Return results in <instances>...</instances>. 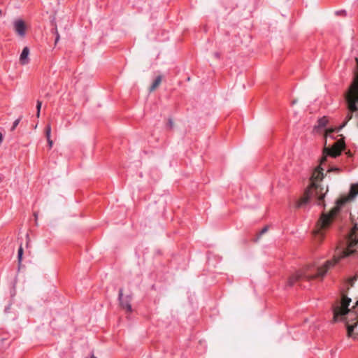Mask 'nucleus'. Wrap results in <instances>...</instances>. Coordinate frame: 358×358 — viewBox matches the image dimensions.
<instances>
[{
    "label": "nucleus",
    "instance_id": "obj_1",
    "mask_svg": "<svg viewBox=\"0 0 358 358\" xmlns=\"http://www.w3.org/2000/svg\"><path fill=\"white\" fill-rule=\"evenodd\" d=\"M352 255H358V222H355L352 229L348 234L345 243L337 247L332 260H328L323 266L309 265L302 270L297 271L288 280L287 286L292 287L296 282H300V286L307 288L308 285L302 284L303 281L322 278L329 268L335 265L341 258Z\"/></svg>",
    "mask_w": 358,
    "mask_h": 358
},
{
    "label": "nucleus",
    "instance_id": "obj_2",
    "mask_svg": "<svg viewBox=\"0 0 358 358\" xmlns=\"http://www.w3.org/2000/svg\"><path fill=\"white\" fill-rule=\"evenodd\" d=\"M351 299L343 296L341 301L333 306L334 322L344 321L346 324L348 336L352 337L358 322V300L352 309H349Z\"/></svg>",
    "mask_w": 358,
    "mask_h": 358
},
{
    "label": "nucleus",
    "instance_id": "obj_3",
    "mask_svg": "<svg viewBox=\"0 0 358 358\" xmlns=\"http://www.w3.org/2000/svg\"><path fill=\"white\" fill-rule=\"evenodd\" d=\"M345 101L350 113L348 114L344 122L339 127L327 130V137L331 136V134L333 132H339L347 124L348 122L352 119V115L351 113L358 110V74L355 76L352 84L345 93Z\"/></svg>",
    "mask_w": 358,
    "mask_h": 358
},
{
    "label": "nucleus",
    "instance_id": "obj_4",
    "mask_svg": "<svg viewBox=\"0 0 358 358\" xmlns=\"http://www.w3.org/2000/svg\"><path fill=\"white\" fill-rule=\"evenodd\" d=\"M324 169L319 166L317 167L312 173L310 177V185L305 191L303 196L296 202V208H301L306 206L310 201V197L314 194L318 196L319 200L322 199L324 195H319V192L321 191L323 187L319 184L324 178Z\"/></svg>",
    "mask_w": 358,
    "mask_h": 358
},
{
    "label": "nucleus",
    "instance_id": "obj_5",
    "mask_svg": "<svg viewBox=\"0 0 358 358\" xmlns=\"http://www.w3.org/2000/svg\"><path fill=\"white\" fill-rule=\"evenodd\" d=\"M348 201V199H340L336 201V206L327 214H322L320 219L321 226L322 229L327 228L329 226L334 218L336 216L340 210L341 207L344 205Z\"/></svg>",
    "mask_w": 358,
    "mask_h": 358
},
{
    "label": "nucleus",
    "instance_id": "obj_6",
    "mask_svg": "<svg viewBox=\"0 0 358 358\" xmlns=\"http://www.w3.org/2000/svg\"><path fill=\"white\" fill-rule=\"evenodd\" d=\"M345 148V144L343 139H340L334 142V145L330 148H325L324 154L325 156L322 158L321 164H323L326 160L327 156L331 157H336L339 156L343 150Z\"/></svg>",
    "mask_w": 358,
    "mask_h": 358
},
{
    "label": "nucleus",
    "instance_id": "obj_7",
    "mask_svg": "<svg viewBox=\"0 0 358 358\" xmlns=\"http://www.w3.org/2000/svg\"><path fill=\"white\" fill-rule=\"evenodd\" d=\"M119 301L121 306L125 309L127 312H131L132 308L131 306V296L127 295L124 297L123 296V290L122 289H120L119 295H118Z\"/></svg>",
    "mask_w": 358,
    "mask_h": 358
},
{
    "label": "nucleus",
    "instance_id": "obj_8",
    "mask_svg": "<svg viewBox=\"0 0 358 358\" xmlns=\"http://www.w3.org/2000/svg\"><path fill=\"white\" fill-rule=\"evenodd\" d=\"M13 28L16 34L24 38L26 35V25L22 19H17L13 21Z\"/></svg>",
    "mask_w": 358,
    "mask_h": 358
},
{
    "label": "nucleus",
    "instance_id": "obj_9",
    "mask_svg": "<svg viewBox=\"0 0 358 358\" xmlns=\"http://www.w3.org/2000/svg\"><path fill=\"white\" fill-rule=\"evenodd\" d=\"M29 54V49L27 47H24L21 52L20 57V61L22 64H27L29 62L28 56Z\"/></svg>",
    "mask_w": 358,
    "mask_h": 358
},
{
    "label": "nucleus",
    "instance_id": "obj_10",
    "mask_svg": "<svg viewBox=\"0 0 358 358\" xmlns=\"http://www.w3.org/2000/svg\"><path fill=\"white\" fill-rule=\"evenodd\" d=\"M327 123H328V120L325 116H324L317 120V125L315 126V128H317V129L324 128L327 126Z\"/></svg>",
    "mask_w": 358,
    "mask_h": 358
},
{
    "label": "nucleus",
    "instance_id": "obj_11",
    "mask_svg": "<svg viewBox=\"0 0 358 358\" xmlns=\"http://www.w3.org/2000/svg\"><path fill=\"white\" fill-rule=\"evenodd\" d=\"M162 80V76H158L154 80L152 85L150 86V92L154 91L160 85Z\"/></svg>",
    "mask_w": 358,
    "mask_h": 358
},
{
    "label": "nucleus",
    "instance_id": "obj_12",
    "mask_svg": "<svg viewBox=\"0 0 358 358\" xmlns=\"http://www.w3.org/2000/svg\"><path fill=\"white\" fill-rule=\"evenodd\" d=\"M322 190H323V189H322L321 191H320V192H319V195H324V196H325V194H327V192H328V189H326V192H324V193H322ZM324 198V196H323V198H322V199H320V200H319L318 196H317L315 194V195L313 194V195L310 197V200H311L312 199H316V203H317V205H319V206H320V205H322V201H323Z\"/></svg>",
    "mask_w": 358,
    "mask_h": 358
},
{
    "label": "nucleus",
    "instance_id": "obj_13",
    "mask_svg": "<svg viewBox=\"0 0 358 358\" xmlns=\"http://www.w3.org/2000/svg\"><path fill=\"white\" fill-rule=\"evenodd\" d=\"M322 190H323V189H322L321 191H320V192H319V195H324V196H325V194H327V192H328V189H326V192H324V193H322ZM324 198V196H323V198H322V199H320V200H319L318 196H317L315 194V195L313 194V195L310 197V200H311L312 199H316V203H317V205H319V206H320V205H322V201H323Z\"/></svg>",
    "mask_w": 358,
    "mask_h": 358
},
{
    "label": "nucleus",
    "instance_id": "obj_14",
    "mask_svg": "<svg viewBox=\"0 0 358 358\" xmlns=\"http://www.w3.org/2000/svg\"><path fill=\"white\" fill-rule=\"evenodd\" d=\"M358 194V185H352L350 191V196L351 198L355 197Z\"/></svg>",
    "mask_w": 358,
    "mask_h": 358
},
{
    "label": "nucleus",
    "instance_id": "obj_15",
    "mask_svg": "<svg viewBox=\"0 0 358 358\" xmlns=\"http://www.w3.org/2000/svg\"><path fill=\"white\" fill-rule=\"evenodd\" d=\"M22 255H23V249H22V245H20V247L18 249V252H17V259H18L19 264H21V262L22 259Z\"/></svg>",
    "mask_w": 358,
    "mask_h": 358
},
{
    "label": "nucleus",
    "instance_id": "obj_16",
    "mask_svg": "<svg viewBox=\"0 0 358 358\" xmlns=\"http://www.w3.org/2000/svg\"><path fill=\"white\" fill-rule=\"evenodd\" d=\"M22 119V116H20L19 118H17V120H15L13 123V126L10 129L11 131H14L15 129V128L17 127V125L19 124L20 120Z\"/></svg>",
    "mask_w": 358,
    "mask_h": 358
},
{
    "label": "nucleus",
    "instance_id": "obj_17",
    "mask_svg": "<svg viewBox=\"0 0 358 358\" xmlns=\"http://www.w3.org/2000/svg\"><path fill=\"white\" fill-rule=\"evenodd\" d=\"M50 135H51V126H50V124H48L45 128V136H46L47 139L50 138Z\"/></svg>",
    "mask_w": 358,
    "mask_h": 358
},
{
    "label": "nucleus",
    "instance_id": "obj_18",
    "mask_svg": "<svg viewBox=\"0 0 358 358\" xmlns=\"http://www.w3.org/2000/svg\"><path fill=\"white\" fill-rule=\"evenodd\" d=\"M41 105H42L41 101H40L39 100H38V101H37V104H36V109H37V113H36V115H37V117H39V116H40V111H41Z\"/></svg>",
    "mask_w": 358,
    "mask_h": 358
},
{
    "label": "nucleus",
    "instance_id": "obj_19",
    "mask_svg": "<svg viewBox=\"0 0 358 358\" xmlns=\"http://www.w3.org/2000/svg\"><path fill=\"white\" fill-rule=\"evenodd\" d=\"M268 229V226H265L259 232V237L261 236L262 235H263L264 234H265L266 232H267Z\"/></svg>",
    "mask_w": 358,
    "mask_h": 358
},
{
    "label": "nucleus",
    "instance_id": "obj_20",
    "mask_svg": "<svg viewBox=\"0 0 358 358\" xmlns=\"http://www.w3.org/2000/svg\"><path fill=\"white\" fill-rule=\"evenodd\" d=\"M167 126L169 129H172L173 127V122L171 119L169 120Z\"/></svg>",
    "mask_w": 358,
    "mask_h": 358
},
{
    "label": "nucleus",
    "instance_id": "obj_21",
    "mask_svg": "<svg viewBox=\"0 0 358 358\" xmlns=\"http://www.w3.org/2000/svg\"><path fill=\"white\" fill-rule=\"evenodd\" d=\"M323 236H324V234H322V231H320V230L317 231L315 234L316 238H322L323 237Z\"/></svg>",
    "mask_w": 358,
    "mask_h": 358
},
{
    "label": "nucleus",
    "instance_id": "obj_22",
    "mask_svg": "<svg viewBox=\"0 0 358 358\" xmlns=\"http://www.w3.org/2000/svg\"><path fill=\"white\" fill-rule=\"evenodd\" d=\"M55 32H56V37H55V44L57 43V42L59 41V35L57 31V29H55Z\"/></svg>",
    "mask_w": 358,
    "mask_h": 358
},
{
    "label": "nucleus",
    "instance_id": "obj_23",
    "mask_svg": "<svg viewBox=\"0 0 358 358\" xmlns=\"http://www.w3.org/2000/svg\"><path fill=\"white\" fill-rule=\"evenodd\" d=\"M47 141H48V145H49L50 148H51L53 145L52 141L51 140V138L47 139Z\"/></svg>",
    "mask_w": 358,
    "mask_h": 358
},
{
    "label": "nucleus",
    "instance_id": "obj_24",
    "mask_svg": "<svg viewBox=\"0 0 358 358\" xmlns=\"http://www.w3.org/2000/svg\"><path fill=\"white\" fill-rule=\"evenodd\" d=\"M214 57L217 59H219L220 57V55L219 52H214Z\"/></svg>",
    "mask_w": 358,
    "mask_h": 358
},
{
    "label": "nucleus",
    "instance_id": "obj_25",
    "mask_svg": "<svg viewBox=\"0 0 358 358\" xmlns=\"http://www.w3.org/2000/svg\"><path fill=\"white\" fill-rule=\"evenodd\" d=\"M3 141V134L0 133V143H1Z\"/></svg>",
    "mask_w": 358,
    "mask_h": 358
},
{
    "label": "nucleus",
    "instance_id": "obj_26",
    "mask_svg": "<svg viewBox=\"0 0 358 358\" xmlns=\"http://www.w3.org/2000/svg\"><path fill=\"white\" fill-rule=\"evenodd\" d=\"M34 216H35L36 219H37V215H36V213H34Z\"/></svg>",
    "mask_w": 358,
    "mask_h": 358
},
{
    "label": "nucleus",
    "instance_id": "obj_27",
    "mask_svg": "<svg viewBox=\"0 0 358 358\" xmlns=\"http://www.w3.org/2000/svg\"><path fill=\"white\" fill-rule=\"evenodd\" d=\"M334 170L338 171L339 169L338 168H335Z\"/></svg>",
    "mask_w": 358,
    "mask_h": 358
},
{
    "label": "nucleus",
    "instance_id": "obj_28",
    "mask_svg": "<svg viewBox=\"0 0 358 358\" xmlns=\"http://www.w3.org/2000/svg\"><path fill=\"white\" fill-rule=\"evenodd\" d=\"M2 15V12L1 10H0V16Z\"/></svg>",
    "mask_w": 358,
    "mask_h": 358
}]
</instances>
